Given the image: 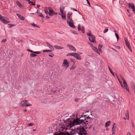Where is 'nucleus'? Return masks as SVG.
Returning <instances> with one entry per match:
<instances>
[{
	"mask_svg": "<svg viewBox=\"0 0 135 135\" xmlns=\"http://www.w3.org/2000/svg\"><path fill=\"white\" fill-rule=\"evenodd\" d=\"M78 30L79 31H80L81 30V26L80 25V24L78 25Z\"/></svg>",
	"mask_w": 135,
	"mask_h": 135,
	"instance_id": "obj_32",
	"label": "nucleus"
},
{
	"mask_svg": "<svg viewBox=\"0 0 135 135\" xmlns=\"http://www.w3.org/2000/svg\"><path fill=\"white\" fill-rule=\"evenodd\" d=\"M85 29L84 26H81V32L82 33H84Z\"/></svg>",
	"mask_w": 135,
	"mask_h": 135,
	"instance_id": "obj_28",
	"label": "nucleus"
},
{
	"mask_svg": "<svg viewBox=\"0 0 135 135\" xmlns=\"http://www.w3.org/2000/svg\"><path fill=\"white\" fill-rule=\"evenodd\" d=\"M8 27L9 28H10L12 27V26H14V25H12L11 24H8Z\"/></svg>",
	"mask_w": 135,
	"mask_h": 135,
	"instance_id": "obj_37",
	"label": "nucleus"
},
{
	"mask_svg": "<svg viewBox=\"0 0 135 135\" xmlns=\"http://www.w3.org/2000/svg\"><path fill=\"white\" fill-rule=\"evenodd\" d=\"M117 79L120 83V85H121V86L123 88H125V87H124V86H123V84H122V82H121V81L117 77Z\"/></svg>",
	"mask_w": 135,
	"mask_h": 135,
	"instance_id": "obj_24",
	"label": "nucleus"
},
{
	"mask_svg": "<svg viewBox=\"0 0 135 135\" xmlns=\"http://www.w3.org/2000/svg\"><path fill=\"white\" fill-rule=\"evenodd\" d=\"M109 129V128H107L106 129V130L107 131H108Z\"/></svg>",
	"mask_w": 135,
	"mask_h": 135,
	"instance_id": "obj_63",
	"label": "nucleus"
},
{
	"mask_svg": "<svg viewBox=\"0 0 135 135\" xmlns=\"http://www.w3.org/2000/svg\"><path fill=\"white\" fill-rule=\"evenodd\" d=\"M115 128H112V131H115Z\"/></svg>",
	"mask_w": 135,
	"mask_h": 135,
	"instance_id": "obj_52",
	"label": "nucleus"
},
{
	"mask_svg": "<svg viewBox=\"0 0 135 135\" xmlns=\"http://www.w3.org/2000/svg\"><path fill=\"white\" fill-rule=\"evenodd\" d=\"M48 9L49 10V15L50 16L52 15V13H54V11L50 7H49Z\"/></svg>",
	"mask_w": 135,
	"mask_h": 135,
	"instance_id": "obj_11",
	"label": "nucleus"
},
{
	"mask_svg": "<svg viewBox=\"0 0 135 135\" xmlns=\"http://www.w3.org/2000/svg\"><path fill=\"white\" fill-rule=\"evenodd\" d=\"M89 39L90 42L95 43L96 42L95 37L94 36L91 35V36L89 38Z\"/></svg>",
	"mask_w": 135,
	"mask_h": 135,
	"instance_id": "obj_6",
	"label": "nucleus"
},
{
	"mask_svg": "<svg viewBox=\"0 0 135 135\" xmlns=\"http://www.w3.org/2000/svg\"><path fill=\"white\" fill-rule=\"evenodd\" d=\"M121 79L123 80V83L124 85V87H125V88L126 89V90L128 91H129V88H128V85L126 83V82L124 79L123 78V77L122 76H121Z\"/></svg>",
	"mask_w": 135,
	"mask_h": 135,
	"instance_id": "obj_4",
	"label": "nucleus"
},
{
	"mask_svg": "<svg viewBox=\"0 0 135 135\" xmlns=\"http://www.w3.org/2000/svg\"><path fill=\"white\" fill-rule=\"evenodd\" d=\"M40 12V11H39V10H37V11L36 12V13H37L38 15L40 13H39Z\"/></svg>",
	"mask_w": 135,
	"mask_h": 135,
	"instance_id": "obj_50",
	"label": "nucleus"
},
{
	"mask_svg": "<svg viewBox=\"0 0 135 135\" xmlns=\"http://www.w3.org/2000/svg\"><path fill=\"white\" fill-rule=\"evenodd\" d=\"M74 57L77 59L80 60L81 59V57L79 55V54H77L76 53V54L75 55V56Z\"/></svg>",
	"mask_w": 135,
	"mask_h": 135,
	"instance_id": "obj_13",
	"label": "nucleus"
},
{
	"mask_svg": "<svg viewBox=\"0 0 135 135\" xmlns=\"http://www.w3.org/2000/svg\"><path fill=\"white\" fill-rule=\"evenodd\" d=\"M52 15H57V13H55V12L54 11V13H52Z\"/></svg>",
	"mask_w": 135,
	"mask_h": 135,
	"instance_id": "obj_55",
	"label": "nucleus"
},
{
	"mask_svg": "<svg viewBox=\"0 0 135 135\" xmlns=\"http://www.w3.org/2000/svg\"><path fill=\"white\" fill-rule=\"evenodd\" d=\"M126 117L127 119H129L128 111H127V113L126 114Z\"/></svg>",
	"mask_w": 135,
	"mask_h": 135,
	"instance_id": "obj_22",
	"label": "nucleus"
},
{
	"mask_svg": "<svg viewBox=\"0 0 135 135\" xmlns=\"http://www.w3.org/2000/svg\"><path fill=\"white\" fill-rule=\"evenodd\" d=\"M51 50H43V52H51Z\"/></svg>",
	"mask_w": 135,
	"mask_h": 135,
	"instance_id": "obj_29",
	"label": "nucleus"
},
{
	"mask_svg": "<svg viewBox=\"0 0 135 135\" xmlns=\"http://www.w3.org/2000/svg\"><path fill=\"white\" fill-rule=\"evenodd\" d=\"M108 68H109V71H110V73H111V74L113 76H114V73L113 72L112 70L110 68V67H109V66H108Z\"/></svg>",
	"mask_w": 135,
	"mask_h": 135,
	"instance_id": "obj_23",
	"label": "nucleus"
},
{
	"mask_svg": "<svg viewBox=\"0 0 135 135\" xmlns=\"http://www.w3.org/2000/svg\"><path fill=\"white\" fill-rule=\"evenodd\" d=\"M70 60L71 61L73 62L74 64L75 63V61L74 59L71 58L70 59Z\"/></svg>",
	"mask_w": 135,
	"mask_h": 135,
	"instance_id": "obj_38",
	"label": "nucleus"
},
{
	"mask_svg": "<svg viewBox=\"0 0 135 135\" xmlns=\"http://www.w3.org/2000/svg\"><path fill=\"white\" fill-rule=\"evenodd\" d=\"M23 111L24 112H26L27 111V110L26 109H25L23 110Z\"/></svg>",
	"mask_w": 135,
	"mask_h": 135,
	"instance_id": "obj_62",
	"label": "nucleus"
},
{
	"mask_svg": "<svg viewBox=\"0 0 135 135\" xmlns=\"http://www.w3.org/2000/svg\"><path fill=\"white\" fill-rule=\"evenodd\" d=\"M108 31V29L107 28L105 29L104 31L103 32L104 33H105L107 32Z\"/></svg>",
	"mask_w": 135,
	"mask_h": 135,
	"instance_id": "obj_39",
	"label": "nucleus"
},
{
	"mask_svg": "<svg viewBox=\"0 0 135 135\" xmlns=\"http://www.w3.org/2000/svg\"><path fill=\"white\" fill-rule=\"evenodd\" d=\"M102 45L101 44H99L98 46V49L100 51H101V49L102 47Z\"/></svg>",
	"mask_w": 135,
	"mask_h": 135,
	"instance_id": "obj_25",
	"label": "nucleus"
},
{
	"mask_svg": "<svg viewBox=\"0 0 135 135\" xmlns=\"http://www.w3.org/2000/svg\"><path fill=\"white\" fill-rule=\"evenodd\" d=\"M28 3L30 5H32L33 4V3L32 2L30 1H28Z\"/></svg>",
	"mask_w": 135,
	"mask_h": 135,
	"instance_id": "obj_41",
	"label": "nucleus"
},
{
	"mask_svg": "<svg viewBox=\"0 0 135 135\" xmlns=\"http://www.w3.org/2000/svg\"><path fill=\"white\" fill-rule=\"evenodd\" d=\"M80 99H79V98H75V101L76 102H78L79 101V100Z\"/></svg>",
	"mask_w": 135,
	"mask_h": 135,
	"instance_id": "obj_42",
	"label": "nucleus"
},
{
	"mask_svg": "<svg viewBox=\"0 0 135 135\" xmlns=\"http://www.w3.org/2000/svg\"><path fill=\"white\" fill-rule=\"evenodd\" d=\"M68 46L69 47L70 49L73 51L75 52L76 50L75 47L71 45H68Z\"/></svg>",
	"mask_w": 135,
	"mask_h": 135,
	"instance_id": "obj_10",
	"label": "nucleus"
},
{
	"mask_svg": "<svg viewBox=\"0 0 135 135\" xmlns=\"http://www.w3.org/2000/svg\"><path fill=\"white\" fill-rule=\"evenodd\" d=\"M73 33L74 34H77V33H76V32L75 31H74L73 32Z\"/></svg>",
	"mask_w": 135,
	"mask_h": 135,
	"instance_id": "obj_56",
	"label": "nucleus"
},
{
	"mask_svg": "<svg viewBox=\"0 0 135 135\" xmlns=\"http://www.w3.org/2000/svg\"><path fill=\"white\" fill-rule=\"evenodd\" d=\"M127 135H131V134L130 133L128 132L127 133Z\"/></svg>",
	"mask_w": 135,
	"mask_h": 135,
	"instance_id": "obj_61",
	"label": "nucleus"
},
{
	"mask_svg": "<svg viewBox=\"0 0 135 135\" xmlns=\"http://www.w3.org/2000/svg\"><path fill=\"white\" fill-rule=\"evenodd\" d=\"M90 118H88L87 117L86 119L85 117H84L82 115H81V116L79 118L76 117V120H74L71 123L70 122V123L69 124V126L70 127H71L75 125L80 124L82 123H83V125L84 124H85L86 126V124H88V123L90 122H88L87 120L88 119H89Z\"/></svg>",
	"mask_w": 135,
	"mask_h": 135,
	"instance_id": "obj_1",
	"label": "nucleus"
},
{
	"mask_svg": "<svg viewBox=\"0 0 135 135\" xmlns=\"http://www.w3.org/2000/svg\"><path fill=\"white\" fill-rule=\"evenodd\" d=\"M115 131H113V133L112 134V135H114V133L115 132Z\"/></svg>",
	"mask_w": 135,
	"mask_h": 135,
	"instance_id": "obj_59",
	"label": "nucleus"
},
{
	"mask_svg": "<svg viewBox=\"0 0 135 135\" xmlns=\"http://www.w3.org/2000/svg\"><path fill=\"white\" fill-rule=\"evenodd\" d=\"M33 123H30L28 124L29 126H31L33 125Z\"/></svg>",
	"mask_w": 135,
	"mask_h": 135,
	"instance_id": "obj_49",
	"label": "nucleus"
},
{
	"mask_svg": "<svg viewBox=\"0 0 135 135\" xmlns=\"http://www.w3.org/2000/svg\"><path fill=\"white\" fill-rule=\"evenodd\" d=\"M49 56L50 57H52L54 56V55L53 54H49Z\"/></svg>",
	"mask_w": 135,
	"mask_h": 135,
	"instance_id": "obj_47",
	"label": "nucleus"
},
{
	"mask_svg": "<svg viewBox=\"0 0 135 135\" xmlns=\"http://www.w3.org/2000/svg\"><path fill=\"white\" fill-rule=\"evenodd\" d=\"M46 17L47 19H49L50 18L49 16L48 15L46 16Z\"/></svg>",
	"mask_w": 135,
	"mask_h": 135,
	"instance_id": "obj_57",
	"label": "nucleus"
},
{
	"mask_svg": "<svg viewBox=\"0 0 135 135\" xmlns=\"http://www.w3.org/2000/svg\"><path fill=\"white\" fill-rule=\"evenodd\" d=\"M93 50H94V51H95L96 52H97L98 54H99V52H98V51L97 48H96L95 47H93Z\"/></svg>",
	"mask_w": 135,
	"mask_h": 135,
	"instance_id": "obj_18",
	"label": "nucleus"
},
{
	"mask_svg": "<svg viewBox=\"0 0 135 135\" xmlns=\"http://www.w3.org/2000/svg\"><path fill=\"white\" fill-rule=\"evenodd\" d=\"M44 11H45V13L46 15H47V14H48L49 13H48V9L47 7L45 8Z\"/></svg>",
	"mask_w": 135,
	"mask_h": 135,
	"instance_id": "obj_20",
	"label": "nucleus"
},
{
	"mask_svg": "<svg viewBox=\"0 0 135 135\" xmlns=\"http://www.w3.org/2000/svg\"><path fill=\"white\" fill-rule=\"evenodd\" d=\"M87 35L88 36H89L90 37L91 36V35H91V31L90 30H89L88 31V33H87Z\"/></svg>",
	"mask_w": 135,
	"mask_h": 135,
	"instance_id": "obj_30",
	"label": "nucleus"
},
{
	"mask_svg": "<svg viewBox=\"0 0 135 135\" xmlns=\"http://www.w3.org/2000/svg\"><path fill=\"white\" fill-rule=\"evenodd\" d=\"M73 135H88V134L86 133L83 126H80L78 127L73 133Z\"/></svg>",
	"mask_w": 135,
	"mask_h": 135,
	"instance_id": "obj_2",
	"label": "nucleus"
},
{
	"mask_svg": "<svg viewBox=\"0 0 135 135\" xmlns=\"http://www.w3.org/2000/svg\"><path fill=\"white\" fill-rule=\"evenodd\" d=\"M61 16L63 20H66V17L65 15H63V14H62Z\"/></svg>",
	"mask_w": 135,
	"mask_h": 135,
	"instance_id": "obj_26",
	"label": "nucleus"
},
{
	"mask_svg": "<svg viewBox=\"0 0 135 135\" xmlns=\"http://www.w3.org/2000/svg\"><path fill=\"white\" fill-rule=\"evenodd\" d=\"M17 16L21 20H25V18L21 16L20 14H16Z\"/></svg>",
	"mask_w": 135,
	"mask_h": 135,
	"instance_id": "obj_14",
	"label": "nucleus"
},
{
	"mask_svg": "<svg viewBox=\"0 0 135 135\" xmlns=\"http://www.w3.org/2000/svg\"><path fill=\"white\" fill-rule=\"evenodd\" d=\"M116 124H115V123H114L113 124V127L112 128H116Z\"/></svg>",
	"mask_w": 135,
	"mask_h": 135,
	"instance_id": "obj_44",
	"label": "nucleus"
},
{
	"mask_svg": "<svg viewBox=\"0 0 135 135\" xmlns=\"http://www.w3.org/2000/svg\"><path fill=\"white\" fill-rule=\"evenodd\" d=\"M86 1H87V4H88L89 6H90V3L89 2L88 0H86Z\"/></svg>",
	"mask_w": 135,
	"mask_h": 135,
	"instance_id": "obj_51",
	"label": "nucleus"
},
{
	"mask_svg": "<svg viewBox=\"0 0 135 135\" xmlns=\"http://www.w3.org/2000/svg\"><path fill=\"white\" fill-rule=\"evenodd\" d=\"M55 48L57 49H64V48L63 47H61L58 45H55L54 46Z\"/></svg>",
	"mask_w": 135,
	"mask_h": 135,
	"instance_id": "obj_15",
	"label": "nucleus"
},
{
	"mask_svg": "<svg viewBox=\"0 0 135 135\" xmlns=\"http://www.w3.org/2000/svg\"><path fill=\"white\" fill-rule=\"evenodd\" d=\"M38 15L39 16H40L42 18L44 17L43 15L41 13H40Z\"/></svg>",
	"mask_w": 135,
	"mask_h": 135,
	"instance_id": "obj_35",
	"label": "nucleus"
},
{
	"mask_svg": "<svg viewBox=\"0 0 135 135\" xmlns=\"http://www.w3.org/2000/svg\"><path fill=\"white\" fill-rule=\"evenodd\" d=\"M33 53L35 54H39L40 53V52L38 51H37V52H33Z\"/></svg>",
	"mask_w": 135,
	"mask_h": 135,
	"instance_id": "obj_43",
	"label": "nucleus"
},
{
	"mask_svg": "<svg viewBox=\"0 0 135 135\" xmlns=\"http://www.w3.org/2000/svg\"><path fill=\"white\" fill-rule=\"evenodd\" d=\"M67 23L69 24V26L70 27H72L73 28H75V27L74 25V23L73 22H71L70 21H68V20H67Z\"/></svg>",
	"mask_w": 135,
	"mask_h": 135,
	"instance_id": "obj_8",
	"label": "nucleus"
},
{
	"mask_svg": "<svg viewBox=\"0 0 135 135\" xmlns=\"http://www.w3.org/2000/svg\"><path fill=\"white\" fill-rule=\"evenodd\" d=\"M128 5L129 8H133L134 6V5L133 3H128Z\"/></svg>",
	"mask_w": 135,
	"mask_h": 135,
	"instance_id": "obj_17",
	"label": "nucleus"
},
{
	"mask_svg": "<svg viewBox=\"0 0 135 135\" xmlns=\"http://www.w3.org/2000/svg\"><path fill=\"white\" fill-rule=\"evenodd\" d=\"M46 43L47 46L51 50V51H53L54 50V48L52 45H51L48 42H47Z\"/></svg>",
	"mask_w": 135,
	"mask_h": 135,
	"instance_id": "obj_12",
	"label": "nucleus"
},
{
	"mask_svg": "<svg viewBox=\"0 0 135 135\" xmlns=\"http://www.w3.org/2000/svg\"><path fill=\"white\" fill-rule=\"evenodd\" d=\"M27 50L28 51H30L31 52L33 53L34 51H33L32 50H30L29 49H27Z\"/></svg>",
	"mask_w": 135,
	"mask_h": 135,
	"instance_id": "obj_48",
	"label": "nucleus"
},
{
	"mask_svg": "<svg viewBox=\"0 0 135 135\" xmlns=\"http://www.w3.org/2000/svg\"><path fill=\"white\" fill-rule=\"evenodd\" d=\"M31 25L34 27L40 28V27L39 26H38L37 25L35 24L34 23H31Z\"/></svg>",
	"mask_w": 135,
	"mask_h": 135,
	"instance_id": "obj_27",
	"label": "nucleus"
},
{
	"mask_svg": "<svg viewBox=\"0 0 135 135\" xmlns=\"http://www.w3.org/2000/svg\"><path fill=\"white\" fill-rule=\"evenodd\" d=\"M17 4L18 6L20 7L21 8L22 7V5L21 4V3L18 1H17Z\"/></svg>",
	"mask_w": 135,
	"mask_h": 135,
	"instance_id": "obj_21",
	"label": "nucleus"
},
{
	"mask_svg": "<svg viewBox=\"0 0 135 135\" xmlns=\"http://www.w3.org/2000/svg\"><path fill=\"white\" fill-rule=\"evenodd\" d=\"M64 7H62L60 8V12L62 14H63V11L64 10Z\"/></svg>",
	"mask_w": 135,
	"mask_h": 135,
	"instance_id": "obj_19",
	"label": "nucleus"
},
{
	"mask_svg": "<svg viewBox=\"0 0 135 135\" xmlns=\"http://www.w3.org/2000/svg\"><path fill=\"white\" fill-rule=\"evenodd\" d=\"M110 121H107L106 123L105 126L106 127L109 126L110 124Z\"/></svg>",
	"mask_w": 135,
	"mask_h": 135,
	"instance_id": "obj_16",
	"label": "nucleus"
},
{
	"mask_svg": "<svg viewBox=\"0 0 135 135\" xmlns=\"http://www.w3.org/2000/svg\"><path fill=\"white\" fill-rule=\"evenodd\" d=\"M7 41V40L6 39H4L2 40L1 41V42H5L6 41Z\"/></svg>",
	"mask_w": 135,
	"mask_h": 135,
	"instance_id": "obj_45",
	"label": "nucleus"
},
{
	"mask_svg": "<svg viewBox=\"0 0 135 135\" xmlns=\"http://www.w3.org/2000/svg\"><path fill=\"white\" fill-rule=\"evenodd\" d=\"M66 56H71V53L68 54L66 55Z\"/></svg>",
	"mask_w": 135,
	"mask_h": 135,
	"instance_id": "obj_54",
	"label": "nucleus"
},
{
	"mask_svg": "<svg viewBox=\"0 0 135 135\" xmlns=\"http://www.w3.org/2000/svg\"><path fill=\"white\" fill-rule=\"evenodd\" d=\"M72 15V13L71 12H69L67 14V18H68V19L67 20H68V21H70L71 22H73V20L70 17Z\"/></svg>",
	"mask_w": 135,
	"mask_h": 135,
	"instance_id": "obj_7",
	"label": "nucleus"
},
{
	"mask_svg": "<svg viewBox=\"0 0 135 135\" xmlns=\"http://www.w3.org/2000/svg\"><path fill=\"white\" fill-rule=\"evenodd\" d=\"M115 36L117 38V41H118L119 39V38L118 35V34L117 33H115Z\"/></svg>",
	"mask_w": 135,
	"mask_h": 135,
	"instance_id": "obj_34",
	"label": "nucleus"
},
{
	"mask_svg": "<svg viewBox=\"0 0 135 135\" xmlns=\"http://www.w3.org/2000/svg\"><path fill=\"white\" fill-rule=\"evenodd\" d=\"M133 11L135 13V7L134 6L133 8H131Z\"/></svg>",
	"mask_w": 135,
	"mask_h": 135,
	"instance_id": "obj_40",
	"label": "nucleus"
},
{
	"mask_svg": "<svg viewBox=\"0 0 135 135\" xmlns=\"http://www.w3.org/2000/svg\"><path fill=\"white\" fill-rule=\"evenodd\" d=\"M71 9L73 10H74V11H76V12H78V11H77V10L75 8H71Z\"/></svg>",
	"mask_w": 135,
	"mask_h": 135,
	"instance_id": "obj_53",
	"label": "nucleus"
},
{
	"mask_svg": "<svg viewBox=\"0 0 135 135\" xmlns=\"http://www.w3.org/2000/svg\"><path fill=\"white\" fill-rule=\"evenodd\" d=\"M62 65L63 68H68L69 67V63L67 60L65 59L64 60Z\"/></svg>",
	"mask_w": 135,
	"mask_h": 135,
	"instance_id": "obj_5",
	"label": "nucleus"
},
{
	"mask_svg": "<svg viewBox=\"0 0 135 135\" xmlns=\"http://www.w3.org/2000/svg\"><path fill=\"white\" fill-rule=\"evenodd\" d=\"M21 104L22 105V106L28 107L29 106H31V104L28 103V101L27 100H23L21 102Z\"/></svg>",
	"mask_w": 135,
	"mask_h": 135,
	"instance_id": "obj_3",
	"label": "nucleus"
},
{
	"mask_svg": "<svg viewBox=\"0 0 135 135\" xmlns=\"http://www.w3.org/2000/svg\"><path fill=\"white\" fill-rule=\"evenodd\" d=\"M115 47H116V48L117 49H120V46H115Z\"/></svg>",
	"mask_w": 135,
	"mask_h": 135,
	"instance_id": "obj_46",
	"label": "nucleus"
},
{
	"mask_svg": "<svg viewBox=\"0 0 135 135\" xmlns=\"http://www.w3.org/2000/svg\"><path fill=\"white\" fill-rule=\"evenodd\" d=\"M30 56L32 57H34L36 56V55L35 54L31 53L30 54Z\"/></svg>",
	"mask_w": 135,
	"mask_h": 135,
	"instance_id": "obj_31",
	"label": "nucleus"
},
{
	"mask_svg": "<svg viewBox=\"0 0 135 135\" xmlns=\"http://www.w3.org/2000/svg\"><path fill=\"white\" fill-rule=\"evenodd\" d=\"M76 68V67L74 66H72L70 68V70H73L75 69Z\"/></svg>",
	"mask_w": 135,
	"mask_h": 135,
	"instance_id": "obj_36",
	"label": "nucleus"
},
{
	"mask_svg": "<svg viewBox=\"0 0 135 135\" xmlns=\"http://www.w3.org/2000/svg\"><path fill=\"white\" fill-rule=\"evenodd\" d=\"M128 49H129L130 50V51H131V52H132V49H131V48H130H130H128Z\"/></svg>",
	"mask_w": 135,
	"mask_h": 135,
	"instance_id": "obj_60",
	"label": "nucleus"
},
{
	"mask_svg": "<svg viewBox=\"0 0 135 135\" xmlns=\"http://www.w3.org/2000/svg\"><path fill=\"white\" fill-rule=\"evenodd\" d=\"M124 39L125 42V43L126 44V45L127 46L128 48H130V45L129 44V43L126 37H125L124 38Z\"/></svg>",
	"mask_w": 135,
	"mask_h": 135,
	"instance_id": "obj_9",
	"label": "nucleus"
},
{
	"mask_svg": "<svg viewBox=\"0 0 135 135\" xmlns=\"http://www.w3.org/2000/svg\"><path fill=\"white\" fill-rule=\"evenodd\" d=\"M40 5H37V8H39V7H40Z\"/></svg>",
	"mask_w": 135,
	"mask_h": 135,
	"instance_id": "obj_58",
	"label": "nucleus"
},
{
	"mask_svg": "<svg viewBox=\"0 0 135 135\" xmlns=\"http://www.w3.org/2000/svg\"><path fill=\"white\" fill-rule=\"evenodd\" d=\"M127 11L128 12H129V11L128 9H127Z\"/></svg>",
	"mask_w": 135,
	"mask_h": 135,
	"instance_id": "obj_64",
	"label": "nucleus"
},
{
	"mask_svg": "<svg viewBox=\"0 0 135 135\" xmlns=\"http://www.w3.org/2000/svg\"><path fill=\"white\" fill-rule=\"evenodd\" d=\"M76 54V53H71V56H73L75 57V55Z\"/></svg>",
	"mask_w": 135,
	"mask_h": 135,
	"instance_id": "obj_33",
	"label": "nucleus"
}]
</instances>
